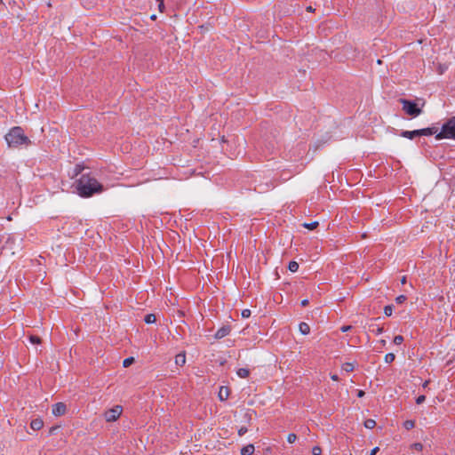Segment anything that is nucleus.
<instances>
[{
	"label": "nucleus",
	"instance_id": "nucleus-1",
	"mask_svg": "<svg viewBox=\"0 0 455 455\" xmlns=\"http://www.w3.org/2000/svg\"><path fill=\"white\" fill-rule=\"evenodd\" d=\"M76 190L80 196L90 197L103 191V186L93 177L83 174L76 182Z\"/></svg>",
	"mask_w": 455,
	"mask_h": 455
},
{
	"label": "nucleus",
	"instance_id": "nucleus-2",
	"mask_svg": "<svg viewBox=\"0 0 455 455\" xmlns=\"http://www.w3.org/2000/svg\"><path fill=\"white\" fill-rule=\"evenodd\" d=\"M4 138L10 148H18L31 143L29 138L25 135L23 129L20 126L12 127Z\"/></svg>",
	"mask_w": 455,
	"mask_h": 455
},
{
	"label": "nucleus",
	"instance_id": "nucleus-3",
	"mask_svg": "<svg viewBox=\"0 0 455 455\" xmlns=\"http://www.w3.org/2000/svg\"><path fill=\"white\" fill-rule=\"evenodd\" d=\"M436 140H455V116L448 119L442 126V131L435 136Z\"/></svg>",
	"mask_w": 455,
	"mask_h": 455
},
{
	"label": "nucleus",
	"instance_id": "nucleus-4",
	"mask_svg": "<svg viewBox=\"0 0 455 455\" xmlns=\"http://www.w3.org/2000/svg\"><path fill=\"white\" fill-rule=\"evenodd\" d=\"M399 102L403 106V110L411 117H417L422 113V108L413 100L401 98Z\"/></svg>",
	"mask_w": 455,
	"mask_h": 455
},
{
	"label": "nucleus",
	"instance_id": "nucleus-5",
	"mask_svg": "<svg viewBox=\"0 0 455 455\" xmlns=\"http://www.w3.org/2000/svg\"><path fill=\"white\" fill-rule=\"evenodd\" d=\"M123 408L120 405H116L113 408L108 410L105 412V419L108 422H114L116 421L120 415L122 414Z\"/></svg>",
	"mask_w": 455,
	"mask_h": 455
},
{
	"label": "nucleus",
	"instance_id": "nucleus-6",
	"mask_svg": "<svg viewBox=\"0 0 455 455\" xmlns=\"http://www.w3.org/2000/svg\"><path fill=\"white\" fill-rule=\"evenodd\" d=\"M67 411V406L63 403H57L52 406V413L55 416L64 415Z\"/></svg>",
	"mask_w": 455,
	"mask_h": 455
},
{
	"label": "nucleus",
	"instance_id": "nucleus-7",
	"mask_svg": "<svg viewBox=\"0 0 455 455\" xmlns=\"http://www.w3.org/2000/svg\"><path fill=\"white\" fill-rule=\"evenodd\" d=\"M231 331V327L229 325H224L220 327L215 333L214 337L217 339H220L226 336H228Z\"/></svg>",
	"mask_w": 455,
	"mask_h": 455
},
{
	"label": "nucleus",
	"instance_id": "nucleus-8",
	"mask_svg": "<svg viewBox=\"0 0 455 455\" xmlns=\"http://www.w3.org/2000/svg\"><path fill=\"white\" fill-rule=\"evenodd\" d=\"M400 136L409 139V140H414L417 137H419V130L414 131H402L400 133Z\"/></svg>",
	"mask_w": 455,
	"mask_h": 455
},
{
	"label": "nucleus",
	"instance_id": "nucleus-9",
	"mask_svg": "<svg viewBox=\"0 0 455 455\" xmlns=\"http://www.w3.org/2000/svg\"><path fill=\"white\" fill-rule=\"evenodd\" d=\"M419 132L420 136H431L434 134L436 135L438 133L437 132L438 128L437 127H427V128L419 129Z\"/></svg>",
	"mask_w": 455,
	"mask_h": 455
},
{
	"label": "nucleus",
	"instance_id": "nucleus-10",
	"mask_svg": "<svg viewBox=\"0 0 455 455\" xmlns=\"http://www.w3.org/2000/svg\"><path fill=\"white\" fill-rule=\"evenodd\" d=\"M229 396V389L227 387H221L219 391V398L220 401H226Z\"/></svg>",
	"mask_w": 455,
	"mask_h": 455
},
{
	"label": "nucleus",
	"instance_id": "nucleus-11",
	"mask_svg": "<svg viewBox=\"0 0 455 455\" xmlns=\"http://www.w3.org/2000/svg\"><path fill=\"white\" fill-rule=\"evenodd\" d=\"M175 363L178 366H183L186 363L185 352L180 353L175 356Z\"/></svg>",
	"mask_w": 455,
	"mask_h": 455
},
{
	"label": "nucleus",
	"instance_id": "nucleus-12",
	"mask_svg": "<svg viewBox=\"0 0 455 455\" xmlns=\"http://www.w3.org/2000/svg\"><path fill=\"white\" fill-rule=\"evenodd\" d=\"M44 422L41 419H33L30 423V427L33 430H39L43 427Z\"/></svg>",
	"mask_w": 455,
	"mask_h": 455
},
{
	"label": "nucleus",
	"instance_id": "nucleus-13",
	"mask_svg": "<svg viewBox=\"0 0 455 455\" xmlns=\"http://www.w3.org/2000/svg\"><path fill=\"white\" fill-rule=\"evenodd\" d=\"M254 450L255 449L252 444H248L241 449V455H251L253 454Z\"/></svg>",
	"mask_w": 455,
	"mask_h": 455
},
{
	"label": "nucleus",
	"instance_id": "nucleus-14",
	"mask_svg": "<svg viewBox=\"0 0 455 455\" xmlns=\"http://www.w3.org/2000/svg\"><path fill=\"white\" fill-rule=\"evenodd\" d=\"M299 330L303 335H307L310 332V327L307 323H300L299 325Z\"/></svg>",
	"mask_w": 455,
	"mask_h": 455
},
{
	"label": "nucleus",
	"instance_id": "nucleus-15",
	"mask_svg": "<svg viewBox=\"0 0 455 455\" xmlns=\"http://www.w3.org/2000/svg\"><path fill=\"white\" fill-rule=\"evenodd\" d=\"M236 374L242 379H245L250 375V371L247 368H240L237 370Z\"/></svg>",
	"mask_w": 455,
	"mask_h": 455
},
{
	"label": "nucleus",
	"instance_id": "nucleus-16",
	"mask_svg": "<svg viewBox=\"0 0 455 455\" xmlns=\"http://www.w3.org/2000/svg\"><path fill=\"white\" fill-rule=\"evenodd\" d=\"M288 269L291 271V272H297L298 269H299V264L298 262H296L295 260H291L289 262V265H288Z\"/></svg>",
	"mask_w": 455,
	"mask_h": 455
},
{
	"label": "nucleus",
	"instance_id": "nucleus-17",
	"mask_svg": "<svg viewBox=\"0 0 455 455\" xmlns=\"http://www.w3.org/2000/svg\"><path fill=\"white\" fill-rule=\"evenodd\" d=\"M144 321L146 323H154L156 321V315L154 314H148L145 318H144Z\"/></svg>",
	"mask_w": 455,
	"mask_h": 455
},
{
	"label": "nucleus",
	"instance_id": "nucleus-18",
	"mask_svg": "<svg viewBox=\"0 0 455 455\" xmlns=\"http://www.w3.org/2000/svg\"><path fill=\"white\" fill-rule=\"evenodd\" d=\"M364 427L368 429H372L376 426V421L371 419H368L364 421Z\"/></svg>",
	"mask_w": 455,
	"mask_h": 455
},
{
	"label": "nucleus",
	"instance_id": "nucleus-19",
	"mask_svg": "<svg viewBox=\"0 0 455 455\" xmlns=\"http://www.w3.org/2000/svg\"><path fill=\"white\" fill-rule=\"evenodd\" d=\"M134 361H135L134 357H132V356L127 357L123 361V366L124 368H127V367L131 366L134 363Z\"/></svg>",
	"mask_w": 455,
	"mask_h": 455
},
{
	"label": "nucleus",
	"instance_id": "nucleus-20",
	"mask_svg": "<svg viewBox=\"0 0 455 455\" xmlns=\"http://www.w3.org/2000/svg\"><path fill=\"white\" fill-rule=\"evenodd\" d=\"M342 369L347 371V372H350V371H353L354 369H355V366L352 363H345L343 365H342Z\"/></svg>",
	"mask_w": 455,
	"mask_h": 455
},
{
	"label": "nucleus",
	"instance_id": "nucleus-21",
	"mask_svg": "<svg viewBox=\"0 0 455 455\" xmlns=\"http://www.w3.org/2000/svg\"><path fill=\"white\" fill-rule=\"evenodd\" d=\"M319 225V223L317 221H314V222H311V223H304L303 224V227L305 228H307V229H310V230H313L315 229V228H317Z\"/></svg>",
	"mask_w": 455,
	"mask_h": 455
},
{
	"label": "nucleus",
	"instance_id": "nucleus-22",
	"mask_svg": "<svg viewBox=\"0 0 455 455\" xmlns=\"http://www.w3.org/2000/svg\"><path fill=\"white\" fill-rule=\"evenodd\" d=\"M395 355L394 353H388L385 355V362L387 363H391L395 361Z\"/></svg>",
	"mask_w": 455,
	"mask_h": 455
},
{
	"label": "nucleus",
	"instance_id": "nucleus-23",
	"mask_svg": "<svg viewBox=\"0 0 455 455\" xmlns=\"http://www.w3.org/2000/svg\"><path fill=\"white\" fill-rule=\"evenodd\" d=\"M403 427L407 430L412 429L415 427V422H414V420H411V419L406 420L403 423Z\"/></svg>",
	"mask_w": 455,
	"mask_h": 455
},
{
	"label": "nucleus",
	"instance_id": "nucleus-24",
	"mask_svg": "<svg viewBox=\"0 0 455 455\" xmlns=\"http://www.w3.org/2000/svg\"><path fill=\"white\" fill-rule=\"evenodd\" d=\"M393 305H387L384 307V314L387 315V316H390L392 315L393 314Z\"/></svg>",
	"mask_w": 455,
	"mask_h": 455
},
{
	"label": "nucleus",
	"instance_id": "nucleus-25",
	"mask_svg": "<svg viewBox=\"0 0 455 455\" xmlns=\"http://www.w3.org/2000/svg\"><path fill=\"white\" fill-rule=\"evenodd\" d=\"M29 340L32 344H40L41 343V339L36 335H30Z\"/></svg>",
	"mask_w": 455,
	"mask_h": 455
},
{
	"label": "nucleus",
	"instance_id": "nucleus-26",
	"mask_svg": "<svg viewBox=\"0 0 455 455\" xmlns=\"http://www.w3.org/2000/svg\"><path fill=\"white\" fill-rule=\"evenodd\" d=\"M403 337L402 335H396L395 336L394 339H393V342L395 344V345H400L403 343Z\"/></svg>",
	"mask_w": 455,
	"mask_h": 455
},
{
	"label": "nucleus",
	"instance_id": "nucleus-27",
	"mask_svg": "<svg viewBox=\"0 0 455 455\" xmlns=\"http://www.w3.org/2000/svg\"><path fill=\"white\" fill-rule=\"evenodd\" d=\"M297 440V435L295 434H289L287 436V441L290 443H293Z\"/></svg>",
	"mask_w": 455,
	"mask_h": 455
},
{
	"label": "nucleus",
	"instance_id": "nucleus-28",
	"mask_svg": "<svg viewBox=\"0 0 455 455\" xmlns=\"http://www.w3.org/2000/svg\"><path fill=\"white\" fill-rule=\"evenodd\" d=\"M312 454L313 455H321L322 454V449L319 446L313 447Z\"/></svg>",
	"mask_w": 455,
	"mask_h": 455
},
{
	"label": "nucleus",
	"instance_id": "nucleus-29",
	"mask_svg": "<svg viewBox=\"0 0 455 455\" xmlns=\"http://www.w3.org/2000/svg\"><path fill=\"white\" fill-rule=\"evenodd\" d=\"M406 296L404 295H399L398 297H396L395 299V301L398 303V304H402L403 303L405 300H406Z\"/></svg>",
	"mask_w": 455,
	"mask_h": 455
},
{
	"label": "nucleus",
	"instance_id": "nucleus-30",
	"mask_svg": "<svg viewBox=\"0 0 455 455\" xmlns=\"http://www.w3.org/2000/svg\"><path fill=\"white\" fill-rule=\"evenodd\" d=\"M411 448L416 451H421L423 449V445L420 443H415L411 445Z\"/></svg>",
	"mask_w": 455,
	"mask_h": 455
},
{
	"label": "nucleus",
	"instance_id": "nucleus-31",
	"mask_svg": "<svg viewBox=\"0 0 455 455\" xmlns=\"http://www.w3.org/2000/svg\"><path fill=\"white\" fill-rule=\"evenodd\" d=\"M251 315V310L250 309H243L242 311V317L248 318Z\"/></svg>",
	"mask_w": 455,
	"mask_h": 455
},
{
	"label": "nucleus",
	"instance_id": "nucleus-32",
	"mask_svg": "<svg viewBox=\"0 0 455 455\" xmlns=\"http://www.w3.org/2000/svg\"><path fill=\"white\" fill-rule=\"evenodd\" d=\"M425 400H426V396H425V395H419V396H418V398L416 399V403H417V404H421V403H423L425 402Z\"/></svg>",
	"mask_w": 455,
	"mask_h": 455
},
{
	"label": "nucleus",
	"instance_id": "nucleus-33",
	"mask_svg": "<svg viewBox=\"0 0 455 455\" xmlns=\"http://www.w3.org/2000/svg\"><path fill=\"white\" fill-rule=\"evenodd\" d=\"M246 432H247V427H240V429L238 430V435H239L240 436H243Z\"/></svg>",
	"mask_w": 455,
	"mask_h": 455
},
{
	"label": "nucleus",
	"instance_id": "nucleus-34",
	"mask_svg": "<svg viewBox=\"0 0 455 455\" xmlns=\"http://www.w3.org/2000/svg\"><path fill=\"white\" fill-rule=\"evenodd\" d=\"M156 1L159 2V4H158L159 11L163 12V9L164 8V0H156Z\"/></svg>",
	"mask_w": 455,
	"mask_h": 455
},
{
	"label": "nucleus",
	"instance_id": "nucleus-35",
	"mask_svg": "<svg viewBox=\"0 0 455 455\" xmlns=\"http://www.w3.org/2000/svg\"><path fill=\"white\" fill-rule=\"evenodd\" d=\"M352 328L351 325H344L341 327V331L346 332L348 331Z\"/></svg>",
	"mask_w": 455,
	"mask_h": 455
},
{
	"label": "nucleus",
	"instance_id": "nucleus-36",
	"mask_svg": "<svg viewBox=\"0 0 455 455\" xmlns=\"http://www.w3.org/2000/svg\"><path fill=\"white\" fill-rule=\"evenodd\" d=\"M372 331H374V330H373ZM383 331H384V328H383V327H378V328L376 329V331H375V332H376V334H377V335L381 334Z\"/></svg>",
	"mask_w": 455,
	"mask_h": 455
},
{
	"label": "nucleus",
	"instance_id": "nucleus-37",
	"mask_svg": "<svg viewBox=\"0 0 455 455\" xmlns=\"http://www.w3.org/2000/svg\"><path fill=\"white\" fill-rule=\"evenodd\" d=\"M379 451V447H375L371 450L370 455H376V453Z\"/></svg>",
	"mask_w": 455,
	"mask_h": 455
},
{
	"label": "nucleus",
	"instance_id": "nucleus-38",
	"mask_svg": "<svg viewBox=\"0 0 455 455\" xmlns=\"http://www.w3.org/2000/svg\"><path fill=\"white\" fill-rule=\"evenodd\" d=\"M364 395H365L364 391H363V390H358L357 391V396L358 397H363V396H364Z\"/></svg>",
	"mask_w": 455,
	"mask_h": 455
},
{
	"label": "nucleus",
	"instance_id": "nucleus-39",
	"mask_svg": "<svg viewBox=\"0 0 455 455\" xmlns=\"http://www.w3.org/2000/svg\"><path fill=\"white\" fill-rule=\"evenodd\" d=\"M308 303H309L308 299H303V300L301 301V306H302V307H306V306H307V305H308Z\"/></svg>",
	"mask_w": 455,
	"mask_h": 455
},
{
	"label": "nucleus",
	"instance_id": "nucleus-40",
	"mask_svg": "<svg viewBox=\"0 0 455 455\" xmlns=\"http://www.w3.org/2000/svg\"><path fill=\"white\" fill-rule=\"evenodd\" d=\"M331 378L332 380H335V381H337L339 379V377L336 374L331 375Z\"/></svg>",
	"mask_w": 455,
	"mask_h": 455
},
{
	"label": "nucleus",
	"instance_id": "nucleus-41",
	"mask_svg": "<svg viewBox=\"0 0 455 455\" xmlns=\"http://www.w3.org/2000/svg\"><path fill=\"white\" fill-rule=\"evenodd\" d=\"M429 382H430L429 380H426V381L424 382V384H423V387H424V388H425V387H427V385L429 384Z\"/></svg>",
	"mask_w": 455,
	"mask_h": 455
},
{
	"label": "nucleus",
	"instance_id": "nucleus-42",
	"mask_svg": "<svg viewBox=\"0 0 455 455\" xmlns=\"http://www.w3.org/2000/svg\"><path fill=\"white\" fill-rule=\"evenodd\" d=\"M401 283L404 284L406 283V276H403Z\"/></svg>",
	"mask_w": 455,
	"mask_h": 455
},
{
	"label": "nucleus",
	"instance_id": "nucleus-43",
	"mask_svg": "<svg viewBox=\"0 0 455 455\" xmlns=\"http://www.w3.org/2000/svg\"><path fill=\"white\" fill-rule=\"evenodd\" d=\"M55 429H56V427H52L51 430H50V434H52Z\"/></svg>",
	"mask_w": 455,
	"mask_h": 455
},
{
	"label": "nucleus",
	"instance_id": "nucleus-44",
	"mask_svg": "<svg viewBox=\"0 0 455 455\" xmlns=\"http://www.w3.org/2000/svg\"><path fill=\"white\" fill-rule=\"evenodd\" d=\"M312 10H313V9H312V7H311V6L307 7V11L312 12Z\"/></svg>",
	"mask_w": 455,
	"mask_h": 455
},
{
	"label": "nucleus",
	"instance_id": "nucleus-45",
	"mask_svg": "<svg viewBox=\"0 0 455 455\" xmlns=\"http://www.w3.org/2000/svg\"><path fill=\"white\" fill-rule=\"evenodd\" d=\"M386 341L385 340H381V344L385 345Z\"/></svg>",
	"mask_w": 455,
	"mask_h": 455
}]
</instances>
